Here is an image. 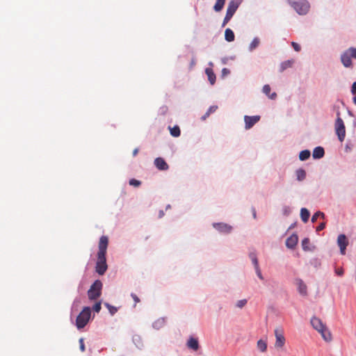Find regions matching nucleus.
Listing matches in <instances>:
<instances>
[{"label": "nucleus", "instance_id": "obj_12", "mask_svg": "<svg viewBox=\"0 0 356 356\" xmlns=\"http://www.w3.org/2000/svg\"><path fill=\"white\" fill-rule=\"evenodd\" d=\"M260 120L259 115H245L244 116V122H245V129H249L252 128L259 120Z\"/></svg>", "mask_w": 356, "mask_h": 356}, {"label": "nucleus", "instance_id": "obj_21", "mask_svg": "<svg viewBox=\"0 0 356 356\" xmlns=\"http://www.w3.org/2000/svg\"><path fill=\"white\" fill-rule=\"evenodd\" d=\"M294 61L293 60H287L281 63L280 66V72H282L286 69L291 67Z\"/></svg>", "mask_w": 356, "mask_h": 356}, {"label": "nucleus", "instance_id": "obj_20", "mask_svg": "<svg viewBox=\"0 0 356 356\" xmlns=\"http://www.w3.org/2000/svg\"><path fill=\"white\" fill-rule=\"evenodd\" d=\"M262 91L266 96H268L271 99H275L277 97L276 92H273L271 94L270 93V87L268 84H266L264 86Z\"/></svg>", "mask_w": 356, "mask_h": 356}, {"label": "nucleus", "instance_id": "obj_11", "mask_svg": "<svg viewBox=\"0 0 356 356\" xmlns=\"http://www.w3.org/2000/svg\"><path fill=\"white\" fill-rule=\"evenodd\" d=\"M213 227L219 232L223 234H229L232 230V227L224 222H213Z\"/></svg>", "mask_w": 356, "mask_h": 356}, {"label": "nucleus", "instance_id": "obj_24", "mask_svg": "<svg viewBox=\"0 0 356 356\" xmlns=\"http://www.w3.org/2000/svg\"><path fill=\"white\" fill-rule=\"evenodd\" d=\"M310 213L306 208H302L300 210V218L304 222H307L309 218Z\"/></svg>", "mask_w": 356, "mask_h": 356}, {"label": "nucleus", "instance_id": "obj_35", "mask_svg": "<svg viewBox=\"0 0 356 356\" xmlns=\"http://www.w3.org/2000/svg\"><path fill=\"white\" fill-rule=\"evenodd\" d=\"M310 263L316 268H318L321 266V261L318 258L313 259L312 260H311Z\"/></svg>", "mask_w": 356, "mask_h": 356}, {"label": "nucleus", "instance_id": "obj_23", "mask_svg": "<svg viewBox=\"0 0 356 356\" xmlns=\"http://www.w3.org/2000/svg\"><path fill=\"white\" fill-rule=\"evenodd\" d=\"M235 36L234 31L229 29L227 28L225 31V39L227 42H232L234 40Z\"/></svg>", "mask_w": 356, "mask_h": 356}, {"label": "nucleus", "instance_id": "obj_50", "mask_svg": "<svg viewBox=\"0 0 356 356\" xmlns=\"http://www.w3.org/2000/svg\"><path fill=\"white\" fill-rule=\"evenodd\" d=\"M131 298H133V300H134L135 303H138L140 302V299L138 298V297L136 296V294L134 293H131Z\"/></svg>", "mask_w": 356, "mask_h": 356}, {"label": "nucleus", "instance_id": "obj_32", "mask_svg": "<svg viewBox=\"0 0 356 356\" xmlns=\"http://www.w3.org/2000/svg\"><path fill=\"white\" fill-rule=\"evenodd\" d=\"M133 341L138 348H141L143 347V343L140 336L135 335L133 337Z\"/></svg>", "mask_w": 356, "mask_h": 356}, {"label": "nucleus", "instance_id": "obj_14", "mask_svg": "<svg viewBox=\"0 0 356 356\" xmlns=\"http://www.w3.org/2000/svg\"><path fill=\"white\" fill-rule=\"evenodd\" d=\"M296 284L298 285V291L299 293L303 296L307 295V286L302 279H296Z\"/></svg>", "mask_w": 356, "mask_h": 356}, {"label": "nucleus", "instance_id": "obj_3", "mask_svg": "<svg viewBox=\"0 0 356 356\" xmlns=\"http://www.w3.org/2000/svg\"><path fill=\"white\" fill-rule=\"evenodd\" d=\"M288 2L299 15H306L309 11V3L306 0H288Z\"/></svg>", "mask_w": 356, "mask_h": 356}, {"label": "nucleus", "instance_id": "obj_9", "mask_svg": "<svg viewBox=\"0 0 356 356\" xmlns=\"http://www.w3.org/2000/svg\"><path fill=\"white\" fill-rule=\"evenodd\" d=\"M337 245L339 247L341 254L344 255L346 254V248L348 245V241L345 234H341L338 236Z\"/></svg>", "mask_w": 356, "mask_h": 356}, {"label": "nucleus", "instance_id": "obj_5", "mask_svg": "<svg viewBox=\"0 0 356 356\" xmlns=\"http://www.w3.org/2000/svg\"><path fill=\"white\" fill-rule=\"evenodd\" d=\"M337 119L335 121L334 128L335 132L337 135L338 139L340 142H343L346 137V127L344 125L343 120L340 117V112H337Z\"/></svg>", "mask_w": 356, "mask_h": 356}, {"label": "nucleus", "instance_id": "obj_30", "mask_svg": "<svg viewBox=\"0 0 356 356\" xmlns=\"http://www.w3.org/2000/svg\"><path fill=\"white\" fill-rule=\"evenodd\" d=\"M170 134L173 137H179L181 134L180 129L179 126L175 125L172 128L170 127Z\"/></svg>", "mask_w": 356, "mask_h": 356}, {"label": "nucleus", "instance_id": "obj_38", "mask_svg": "<svg viewBox=\"0 0 356 356\" xmlns=\"http://www.w3.org/2000/svg\"><path fill=\"white\" fill-rule=\"evenodd\" d=\"M247 303L246 299L240 300L236 302V307L239 308L243 307Z\"/></svg>", "mask_w": 356, "mask_h": 356}, {"label": "nucleus", "instance_id": "obj_57", "mask_svg": "<svg viewBox=\"0 0 356 356\" xmlns=\"http://www.w3.org/2000/svg\"><path fill=\"white\" fill-rule=\"evenodd\" d=\"M138 152V148L134 149L133 151V156H136L137 155Z\"/></svg>", "mask_w": 356, "mask_h": 356}, {"label": "nucleus", "instance_id": "obj_33", "mask_svg": "<svg viewBox=\"0 0 356 356\" xmlns=\"http://www.w3.org/2000/svg\"><path fill=\"white\" fill-rule=\"evenodd\" d=\"M309 243V239L308 238H305L304 239H302L301 245H302V248L303 250H305V251L310 250V249L308 247Z\"/></svg>", "mask_w": 356, "mask_h": 356}, {"label": "nucleus", "instance_id": "obj_59", "mask_svg": "<svg viewBox=\"0 0 356 356\" xmlns=\"http://www.w3.org/2000/svg\"><path fill=\"white\" fill-rule=\"evenodd\" d=\"M353 103L356 104V96L353 97Z\"/></svg>", "mask_w": 356, "mask_h": 356}, {"label": "nucleus", "instance_id": "obj_61", "mask_svg": "<svg viewBox=\"0 0 356 356\" xmlns=\"http://www.w3.org/2000/svg\"><path fill=\"white\" fill-rule=\"evenodd\" d=\"M170 205H169V204H168V205L166 207V209H170Z\"/></svg>", "mask_w": 356, "mask_h": 356}, {"label": "nucleus", "instance_id": "obj_54", "mask_svg": "<svg viewBox=\"0 0 356 356\" xmlns=\"http://www.w3.org/2000/svg\"><path fill=\"white\" fill-rule=\"evenodd\" d=\"M351 92L355 95L356 93V81L354 82L351 87Z\"/></svg>", "mask_w": 356, "mask_h": 356}, {"label": "nucleus", "instance_id": "obj_45", "mask_svg": "<svg viewBox=\"0 0 356 356\" xmlns=\"http://www.w3.org/2000/svg\"><path fill=\"white\" fill-rule=\"evenodd\" d=\"M79 345H80V350L82 352H84L85 351V345H84V342H83V339L81 338L79 339Z\"/></svg>", "mask_w": 356, "mask_h": 356}, {"label": "nucleus", "instance_id": "obj_48", "mask_svg": "<svg viewBox=\"0 0 356 356\" xmlns=\"http://www.w3.org/2000/svg\"><path fill=\"white\" fill-rule=\"evenodd\" d=\"M230 74V70L226 67L222 68V76H225Z\"/></svg>", "mask_w": 356, "mask_h": 356}, {"label": "nucleus", "instance_id": "obj_46", "mask_svg": "<svg viewBox=\"0 0 356 356\" xmlns=\"http://www.w3.org/2000/svg\"><path fill=\"white\" fill-rule=\"evenodd\" d=\"M249 257L252 260L257 259V255L255 251L249 253Z\"/></svg>", "mask_w": 356, "mask_h": 356}, {"label": "nucleus", "instance_id": "obj_2", "mask_svg": "<svg viewBox=\"0 0 356 356\" xmlns=\"http://www.w3.org/2000/svg\"><path fill=\"white\" fill-rule=\"evenodd\" d=\"M91 316V309L90 307H83V310L77 316L76 319V326L78 330L83 328L88 323Z\"/></svg>", "mask_w": 356, "mask_h": 356}, {"label": "nucleus", "instance_id": "obj_41", "mask_svg": "<svg viewBox=\"0 0 356 356\" xmlns=\"http://www.w3.org/2000/svg\"><path fill=\"white\" fill-rule=\"evenodd\" d=\"M254 270H255V272H256V274H257V277H258L261 280H264V277H263V275H262V273H261V271L260 268H256V269H254Z\"/></svg>", "mask_w": 356, "mask_h": 356}, {"label": "nucleus", "instance_id": "obj_15", "mask_svg": "<svg viewBox=\"0 0 356 356\" xmlns=\"http://www.w3.org/2000/svg\"><path fill=\"white\" fill-rule=\"evenodd\" d=\"M154 165L160 170H167L169 168L168 163L161 157H158L154 160Z\"/></svg>", "mask_w": 356, "mask_h": 356}, {"label": "nucleus", "instance_id": "obj_19", "mask_svg": "<svg viewBox=\"0 0 356 356\" xmlns=\"http://www.w3.org/2000/svg\"><path fill=\"white\" fill-rule=\"evenodd\" d=\"M205 73L208 76V80L211 85H213L216 80V76L211 68H206Z\"/></svg>", "mask_w": 356, "mask_h": 356}, {"label": "nucleus", "instance_id": "obj_10", "mask_svg": "<svg viewBox=\"0 0 356 356\" xmlns=\"http://www.w3.org/2000/svg\"><path fill=\"white\" fill-rule=\"evenodd\" d=\"M108 243V238L106 236H102L99 238V245H98V252L97 254H106V250Z\"/></svg>", "mask_w": 356, "mask_h": 356}, {"label": "nucleus", "instance_id": "obj_22", "mask_svg": "<svg viewBox=\"0 0 356 356\" xmlns=\"http://www.w3.org/2000/svg\"><path fill=\"white\" fill-rule=\"evenodd\" d=\"M296 179L302 181L306 178V171L303 168H298L296 170Z\"/></svg>", "mask_w": 356, "mask_h": 356}, {"label": "nucleus", "instance_id": "obj_60", "mask_svg": "<svg viewBox=\"0 0 356 356\" xmlns=\"http://www.w3.org/2000/svg\"><path fill=\"white\" fill-rule=\"evenodd\" d=\"M348 115H350V116H353V114L352 113V111H350V110L348 111Z\"/></svg>", "mask_w": 356, "mask_h": 356}, {"label": "nucleus", "instance_id": "obj_7", "mask_svg": "<svg viewBox=\"0 0 356 356\" xmlns=\"http://www.w3.org/2000/svg\"><path fill=\"white\" fill-rule=\"evenodd\" d=\"M108 268L106 255L97 254V259L95 265V271L99 275H104Z\"/></svg>", "mask_w": 356, "mask_h": 356}, {"label": "nucleus", "instance_id": "obj_47", "mask_svg": "<svg viewBox=\"0 0 356 356\" xmlns=\"http://www.w3.org/2000/svg\"><path fill=\"white\" fill-rule=\"evenodd\" d=\"M234 14H235L234 12L231 11V10H228L227 8V12H226V15H225V16L227 17H230L232 19Z\"/></svg>", "mask_w": 356, "mask_h": 356}, {"label": "nucleus", "instance_id": "obj_49", "mask_svg": "<svg viewBox=\"0 0 356 356\" xmlns=\"http://www.w3.org/2000/svg\"><path fill=\"white\" fill-rule=\"evenodd\" d=\"M335 273L339 276H342L343 275V270L342 268H336Z\"/></svg>", "mask_w": 356, "mask_h": 356}, {"label": "nucleus", "instance_id": "obj_25", "mask_svg": "<svg viewBox=\"0 0 356 356\" xmlns=\"http://www.w3.org/2000/svg\"><path fill=\"white\" fill-rule=\"evenodd\" d=\"M260 40L258 37H254L252 40V41L250 42L248 50L249 51L252 52L254 51L256 48H257L259 45Z\"/></svg>", "mask_w": 356, "mask_h": 356}, {"label": "nucleus", "instance_id": "obj_31", "mask_svg": "<svg viewBox=\"0 0 356 356\" xmlns=\"http://www.w3.org/2000/svg\"><path fill=\"white\" fill-rule=\"evenodd\" d=\"M104 306L108 309L111 316H113L118 312V308L108 302H104Z\"/></svg>", "mask_w": 356, "mask_h": 356}, {"label": "nucleus", "instance_id": "obj_16", "mask_svg": "<svg viewBox=\"0 0 356 356\" xmlns=\"http://www.w3.org/2000/svg\"><path fill=\"white\" fill-rule=\"evenodd\" d=\"M188 348L193 350H197L200 348V344L197 339L190 337L186 343Z\"/></svg>", "mask_w": 356, "mask_h": 356}, {"label": "nucleus", "instance_id": "obj_1", "mask_svg": "<svg viewBox=\"0 0 356 356\" xmlns=\"http://www.w3.org/2000/svg\"><path fill=\"white\" fill-rule=\"evenodd\" d=\"M311 324L313 328L315 329L321 334L322 338L325 341L328 342L332 340L331 332L327 328L325 325L323 323L322 321L320 318L316 316L312 317L311 319Z\"/></svg>", "mask_w": 356, "mask_h": 356}, {"label": "nucleus", "instance_id": "obj_62", "mask_svg": "<svg viewBox=\"0 0 356 356\" xmlns=\"http://www.w3.org/2000/svg\"><path fill=\"white\" fill-rule=\"evenodd\" d=\"M162 108H163L162 111H164V109H165L166 108L165 107H163Z\"/></svg>", "mask_w": 356, "mask_h": 356}, {"label": "nucleus", "instance_id": "obj_18", "mask_svg": "<svg viewBox=\"0 0 356 356\" xmlns=\"http://www.w3.org/2000/svg\"><path fill=\"white\" fill-rule=\"evenodd\" d=\"M241 3L242 0H231L228 3L227 9L236 13Z\"/></svg>", "mask_w": 356, "mask_h": 356}, {"label": "nucleus", "instance_id": "obj_28", "mask_svg": "<svg viewBox=\"0 0 356 356\" xmlns=\"http://www.w3.org/2000/svg\"><path fill=\"white\" fill-rule=\"evenodd\" d=\"M257 348L262 353L265 352L267 349V343L263 339H259L257 343Z\"/></svg>", "mask_w": 356, "mask_h": 356}, {"label": "nucleus", "instance_id": "obj_56", "mask_svg": "<svg viewBox=\"0 0 356 356\" xmlns=\"http://www.w3.org/2000/svg\"><path fill=\"white\" fill-rule=\"evenodd\" d=\"M210 115V114L207 112L205 113V114L204 115L202 116L201 119L202 120H204L207 119V118H208L209 116Z\"/></svg>", "mask_w": 356, "mask_h": 356}, {"label": "nucleus", "instance_id": "obj_40", "mask_svg": "<svg viewBox=\"0 0 356 356\" xmlns=\"http://www.w3.org/2000/svg\"><path fill=\"white\" fill-rule=\"evenodd\" d=\"M291 45L292 47H293L294 50L296 51H300V49H301V47L300 46V44H298V43L295 42H291Z\"/></svg>", "mask_w": 356, "mask_h": 356}, {"label": "nucleus", "instance_id": "obj_42", "mask_svg": "<svg viewBox=\"0 0 356 356\" xmlns=\"http://www.w3.org/2000/svg\"><path fill=\"white\" fill-rule=\"evenodd\" d=\"M325 227V222H321L320 223L317 227H316V231L317 232L324 229Z\"/></svg>", "mask_w": 356, "mask_h": 356}, {"label": "nucleus", "instance_id": "obj_55", "mask_svg": "<svg viewBox=\"0 0 356 356\" xmlns=\"http://www.w3.org/2000/svg\"><path fill=\"white\" fill-rule=\"evenodd\" d=\"M252 212L253 218L255 219L257 218V213L254 207H252Z\"/></svg>", "mask_w": 356, "mask_h": 356}, {"label": "nucleus", "instance_id": "obj_51", "mask_svg": "<svg viewBox=\"0 0 356 356\" xmlns=\"http://www.w3.org/2000/svg\"><path fill=\"white\" fill-rule=\"evenodd\" d=\"M252 263L254 267V269L256 268H260L259 267V261H258V259H253L252 260Z\"/></svg>", "mask_w": 356, "mask_h": 356}, {"label": "nucleus", "instance_id": "obj_43", "mask_svg": "<svg viewBox=\"0 0 356 356\" xmlns=\"http://www.w3.org/2000/svg\"><path fill=\"white\" fill-rule=\"evenodd\" d=\"M80 298H76L73 302L72 309H74L76 307H78L79 304L80 303Z\"/></svg>", "mask_w": 356, "mask_h": 356}, {"label": "nucleus", "instance_id": "obj_52", "mask_svg": "<svg viewBox=\"0 0 356 356\" xmlns=\"http://www.w3.org/2000/svg\"><path fill=\"white\" fill-rule=\"evenodd\" d=\"M230 20H231L230 17H227L225 16L224 19H223V22H222V27L225 26Z\"/></svg>", "mask_w": 356, "mask_h": 356}, {"label": "nucleus", "instance_id": "obj_13", "mask_svg": "<svg viewBox=\"0 0 356 356\" xmlns=\"http://www.w3.org/2000/svg\"><path fill=\"white\" fill-rule=\"evenodd\" d=\"M298 242V236L296 234H291L286 240V246L289 249H294Z\"/></svg>", "mask_w": 356, "mask_h": 356}, {"label": "nucleus", "instance_id": "obj_64", "mask_svg": "<svg viewBox=\"0 0 356 356\" xmlns=\"http://www.w3.org/2000/svg\"><path fill=\"white\" fill-rule=\"evenodd\" d=\"M346 149H349V147H348V145L346 146Z\"/></svg>", "mask_w": 356, "mask_h": 356}, {"label": "nucleus", "instance_id": "obj_36", "mask_svg": "<svg viewBox=\"0 0 356 356\" xmlns=\"http://www.w3.org/2000/svg\"><path fill=\"white\" fill-rule=\"evenodd\" d=\"M101 308V302H96L92 307V309L97 313H99L100 312Z\"/></svg>", "mask_w": 356, "mask_h": 356}, {"label": "nucleus", "instance_id": "obj_4", "mask_svg": "<svg viewBox=\"0 0 356 356\" xmlns=\"http://www.w3.org/2000/svg\"><path fill=\"white\" fill-rule=\"evenodd\" d=\"M103 284L99 280H96L88 291V298L91 300H97L102 294Z\"/></svg>", "mask_w": 356, "mask_h": 356}, {"label": "nucleus", "instance_id": "obj_58", "mask_svg": "<svg viewBox=\"0 0 356 356\" xmlns=\"http://www.w3.org/2000/svg\"><path fill=\"white\" fill-rule=\"evenodd\" d=\"M163 216H164V212H163V211L161 210L159 211V217L162 218Z\"/></svg>", "mask_w": 356, "mask_h": 356}, {"label": "nucleus", "instance_id": "obj_26", "mask_svg": "<svg viewBox=\"0 0 356 356\" xmlns=\"http://www.w3.org/2000/svg\"><path fill=\"white\" fill-rule=\"evenodd\" d=\"M165 318H160L153 323L152 327L156 330H159L160 328L163 327V325H165Z\"/></svg>", "mask_w": 356, "mask_h": 356}, {"label": "nucleus", "instance_id": "obj_17", "mask_svg": "<svg viewBox=\"0 0 356 356\" xmlns=\"http://www.w3.org/2000/svg\"><path fill=\"white\" fill-rule=\"evenodd\" d=\"M325 155V150L321 146L316 147L313 150L312 156L314 159H320Z\"/></svg>", "mask_w": 356, "mask_h": 356}, {"label": "nucleus", "instance_id": "obj_27", "mask_svg": "<svg viewBox=\"0 0 356 356\" xmlns=\"http://www.w3.org/2000/svg\"><path fill=\"white\" fill-rule=\"evenodd\" d=\"M311 156V152L309 149L302 150L299 154V159L302 161L307 160Z\"/></svg>", "mask_w": 356, "mask_h": 356}, {"label": "nucleus", "instance_id": "obj_63", "mask_svg": "<svg viewBox=\"0 0 356 356\" xmlns=\"http://www.w3.org/2000/svg\"><path fill=\"white\" fill-rule=\"evenodd\" d=\"M162 108H163L162 111H164V109H165L166 108L165 107H163Z\"/></svg>", "mask_w": 356, "mask_h": 356}, {"label": "nucleus", "instance_id": "obj_29", "mask_svg": "<svg viewBox=\"0 0 356 356\" xmlns=\"http://www.w3.org/2000/svg\"><path fill=\"white\" fill-rule=\"evenodd\" d=\"M225 0H216V2L213 6V10L216 12H220L224 7Z\"/></svg>", "mask_w": 356, "mask_h": 356}, {"label": "nucleus", "instance_id": "obj_8", "mask_svg": "<svg viewBox=\"0 0 356 356\" xmlns=\"http://www.w3.org/2000/svg\"><path fill=\"white\" fill-rule=\"evenodd\" d=\"M275 347L276 348H282L285 344V337L284 336L283 331L282 330L275 329Z\"/></svg>", "mask_w": 356, "mask_h": 356}, {"label": "nucleus", "instance_id": "obj_34", "mask_svg": "<svg viewBox=\"0 0 356 356\" xmlns=\"http://www.w3.org/2000/svg\"><path fill=\"white\" fill-rule=\"evenodd\" d=\"M318 217L324 218V217H325V214H324L323 212H321V211H317V212H316V213L313 215V216H312V222H314L317 220V218H318Z\"/></svg>", "mask_w": 356, "mask_h": 356}, {"label": "nucleus", "instance_id": "obj_44", "mask_svg": "<svg viewBox=\"0 0 356 356\" xmlns=\"http://www.w3.org/2000/svg\"><path fill=\"white\" fill-rule=\"evenodd\" d=\"M218 108V106H211L208 110H207V113H209V114L212 113H214Z\"/></svg>", "mask_w": 356, "mask_h": 356}, {"label": "nucleus", "instance_id": "obj_39", "mask_svg": "<svg viewBox=\"0 0 356 356\" xmlns=\"http://www.w3.org/2000/svg\"><path fill=\"white\" fill-rule=\"evenodd\" d=\"M282 212H283V214L285 215V216H288L289 215V213H291V209L288 206H284L282 208Z\"/></svg>", "mask_w": 356, "mask_h": 356}, {"label": "nucleus", "instance_id": "obj_6", "mask_svg": "<svg viewBox=\"0 0 356 356\" xmlns=\"http://www.w3.org/2000/svg\"><path fill=\"white\" fill-rule=\"evenodd\" d=\"M356 58V48L350 47L341 55V61L344 67H350L353 66L351 58Z\"/></svg>", "mask_w": 356, "mask_h": 356}, {"label": "nucleus", "instance_id": "obj_53", "mask_svg": "<svg viewBox=\"0 0 356 356\" xmlns=\"http://www.w3.org/2000/svg\"><path fill=\"white\" fill-rule=\"evenodd\" d=\"M230 20H231L230 17H227L225 16L224 19H223V22H222V27L225 26Z\"/></svg>", "mask_w": 356, "mask_h": 356}, {"label": "nucleus", "instance_id": "obj_37", "mask_svg": "<svg viewBox=\"0 0 356 356\" xmlns=\"http://www.w3.org/2000/svg\"><path fill=\"white\" fill-rule=\"evenodd\" d=\"M129 184L134 186H139L141 184V182L136 179H131L129 180Z\"/></svg>", "mask_w": 356, "mask_h": 356}]
</instances>
